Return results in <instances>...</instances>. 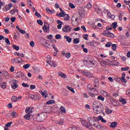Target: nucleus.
<instances>
[{
    "label": "nucleus",
    "instance_id": "20e7f679",
    "mask_svg": "<svg viewBox=\"0 0 130 130\" xmlns=\"http://www.w3.org/2000/svg\"><path fill=\"white\" fill-rule=\"evenodd\" d=\"M62 31L64 33H69L72 31V27L69 25H65L62 27Z\"/></svg>",
    "mask_w": 130,
    "mask_h": 130
},
{
    "label": "nucleus",
    "instance_id": "774afa93",
    "mask_svg": "<svg viewBox=\"0 0 130 130\" xmlns=\"http://www.w3.org/2000/svg\"><path fill=\"white\" fill-rule=\"evenodd\" d=\"M67 130H77V129L76 128V127H70Z\"/></svg>",
    "mask_w": 130,
    "mask_h": 130
},
{
    "label": "nucleus",
    "instance_id": "b1692460",
    "mask_svg": "<svg viewBox=\"0 0 130 130\" xmlns=\"http://www.w3.org/2000/svg\"><path fill=\"white\" fill-rule=\"evenodd\" d=\"M41 94L42 96L44 97V98H46L47 96H48V94L47 93V92H46V91L42 92H41Z\"/></svg>",
    "mask_w": 130,
    "mask_h": 130
},
{
    "label": "nucleus",
    "instance_id": "39448f33",
    "mask_svg": "<svg viewBox=\"0 0 130 130\" xmlns=\"http://www.w3.org/2000/svg\"><path fill=\"white\" fill-rule=\"evenodd\" d=\"M29 98L32 99V100H36V101H38V100L40 99V96L37 94H30Z\"/></svg>",
    "mask_w": 130,
    "mask_h": 130
},
{
    "label": "nucleus",
    "instance_id": "2f4dec72",
    "mask_svg": "<svg viewBox=\"0 0 130 130\" xmlns=\"http://www.w3.org/2000/svg\"><path fill=\"white\" fill-rule=\"evenodd\" d=\"M16 12H18V10L13 9L11 11H10V14L11 15H15V14H16Z\"/></svg>",
    "mask_w": 130,
    "mask_h": 130
},
{
    "label": "nucleus",
    "instance_id": "0e129e2a",
    "mask_svg": "<svg viewBox=\"0 0 130 130\" xmlns=\"http://www.w3.org/2000/svg\"><path fill=\"white\" fill-rule=\"evenodd\" d=\"M1 87L3 88V89H6V87H7V85H6L5 83H3L1 84Z\"/></svg>",
    "mask_w": 130,
    "mask_h": 130
},
{
    "label": "nucleus",
    "instance_id": "f257e3e1",
    "mask_svg": "<svg viewBox=\"0 0 130 130\" xmlns=\"http://www.w3.org/2000/svg\"><path fill=\"white\" fill-rule=\"evenodd\" d=\"M94 111L96 112L97 114H99L102 112L103 107L100 104L99 102H94L92 106Z\"/></svg>",
    "mask_w": 130,
    "mask_h": 130
},
{
    "label": "nucleus",
    "instance_id": "c9c22d12",
    "mask_svg": "<svg viewBox=\"0 0 130 130\" xmlns=\"http://www.w3.org/2000/svg\"><path fill=\"white\" fill-rule=\"evenodd\" d=\"M99 118L100 120H101L102 121V122H103L104 123H105L106 122V120L103 118V117H102L101 116H99Z\"/></svg>",
    "mask_w": 130,
    "mask_h": 130
},
{
    "label": "nucleus",
    "instance_id": "bb28decb",
    "mask_svg": "<svg viewBox=\"0 0 130 130\" xmlns=\"http://www.w3.org/2000/svg\"><path fill=\"white\" fill-rule=\"evenodd\" d=\"M30 66H31V64L30 63H27L23 65V69H25V70H27V69H29Z\"/></svg>",
    "mask_w": 130,
    "mask_h": 130
},
{
    "label": "nucleus",
    "instance_id": "4be33fe9",
    "mask_svg": "<svg viewBox=\"0 0 130 130\" xmlns=\"http://www.w3.org/2000/svg\"><path fill=\"white\" fill-rule=\"evenodd\" d=\"M47 62L50 64L51 67H55V62H54L53 61H47Z\"/></svg>",
    "mask_w": 130,
    "mask_h": 130
},
{
    "label": "nucleus",
    "instance_id": "ea45409f",
    "mask_svg": "<svg viewBox=\"0 0 130 130\" xmlns=\"http://www.w3.org/2000/svg\"><path fill=\"white\" fill-rule=\"evenodd\" d=\"M17 77L18 78H23V77H24V73L22 72H18Z\"/></svg>",
    "mask_w": 130,
    "mask_h": 130
},
{
    "label": "nucleus",
    "instance_id": "1a4fd4ad",
    "mask_svg": "<svg viewBox=\"0 0 130 130\" xmlns=\"http://www.w3.org/2000/svg\"><path fill=\"white\" fill-rule=\"evenodd\" d=\"M71 23L73 25H77L78 22V18L73 16L71 18Z\"/></svg>",
    "mask_w": 130,
    "mask_h": 130
},
{
    "label": "nucleus",
    "instance_id": "c756f323",
    "mask_svg": "<svg viewBox=\"0 0 130 130\" xmlns=\"http://www.w3.org/2000/svg\"><path fill=\"white\" fill-rule=\"evenodd\" d=\"M63 17L66 21H69L70 20V15L69 14H65Z\"/></svg>",
    "mask_w": 130,
    "mask_h": 130
},
{
    "label": "nucleus",
    "instance_id": "7c9ffc66",
    "mask_svg": "<svg viewBox=\"0 0 130 130\" xmlns=\"http://www.w3.org/2000/svg\"><path fill=\"white\" fill-rule=\"evenodd\" d=\"M55 103V101L54 100H49L48 102H47L46 104L48 105H49V104H54Z\"/></svg>",
    "mask_w": 130,
    "mask_h": 130
},
{
    "label": "nucleus",
    "instance_id": "79ce46f5",
    "mask_svg": "<svg viewBox=\"0 0 130 130\" xmlns=\"http://www.w3.org/2000/svg\"><path fill=\"white\" fill-rule=\"evenodd\" d=\"M112 63L113 64V66H118V64H119V62L116 60L112 61Z\"/></svg>",
    "mask_w": 130,
    "mask_h": 130
},
{
    "label": "nucleus",
    "instance_id": "e433bc0d",
    "mask_svg": "<svg viewBox=\"0 0 130 130\" xmlns=\"http://www.w3.org/2000/svg\"><path fill=\"white\" fill-rule=\"evenodd\" d=\"M73 42L75 44H78V43L80 42V39L79 38L74 39L73 40Z\"/></svg>",
    "mask_w": 130,
    "mask_h": 130
},
{
    "label": "nucleus",
    "instance_id": "052dcab7",
    "mask_svg": "<svg viewBox=\"0 0 130 130\" xmlns=\"http://www.w3.org/2000/svg\"><path fill=\"white\" fill-rule=\"evenodd\" d=\"M55 37L56 39H60V38H61V36H60L59 34H57Z\"/></svg>",
    "mask_w": 130,
    "mask_h": 130
},
{
    "label": "nucleus",
    "instance_id": "2eb2a0df",
    "mask_svg": "<svg viewBox=\"0 0 130 130\" xmlns=\"http://www.w3.org/2000/svg\"><path fill=\"white\" fill-rule=\"evenodd\" d=\"M87 89L88 90V92L89 91H93L94 92H97V90L95 89L94 88L92 87L91 84H88L87 85Z\"/></svg>",
    "mask_w": 130,
    "mask_h": 130
},
{
    "label": "nucleus",
    "instance_id": "09e8293b",
    "mask_svg": "<svg viewBox=\"0 0 130 130\" xmlns=\"http://www.w3.org/2000/svg\"><path fill=\"white\" fill-rule=\"evenodd\" d=\"M111 112H112V111L110 109H107L106 110V113H107V114H110V113H111Z\"/></svg>",
    "mask_w": 130,
    "mask_h": 130
},
{
    "label": "nucleus",
    "instance_id": "72a5a7b5",
    "mask_svg": "<svg viewBox=\"0 0 130 130\" xmlns=\"http://www.w3.org/2000/svg\"><path fill=\"white\" fill-rule=\"evenodd\" d=\"M67 88L68 89L69 91H71L72 93H73V94H74V93L75 92V90H74V88H73L72 87H71L70 86H67Z\"/></svg>",
    "mask_w": 130,
    "mask_h": 130
},
{
    "label": "nucleus",
    "instance_id": "7ed1b4c3",
    "mask_svg": "<svg viewBox=\"0 0 130 130\" xmlns=\"http://www.w3.org/2000/svg\"><path fill=\"white\" fill-rule=\"evenodd\" d=\"M80 73H81L83 76H85V77H88L89 78H91L93 76V74L88 71L80 70Z\"/></svg>",
    "mask_w": 130,
    "mask_h": 130
},
{
    "label": "nucleus",
    "instance_id": "3c124183",
    "mask_svg": "<svg viewBox=\"0 0 130 130\" xmlns=\"http://www.w3.org/2000/svg\"><path fill=\"white\" fill-rule=\"evenodd\" d=\"M129 70V67L122 68L121 69V71H126V72H127Z\"/></svg>",
    "mask_w": 130,
    "mask_h": 130
},
{
    "label": "nucleus",
    "instance_id": "69168bd1",
    "mask_svg": "<svg viewBox=\"0 0 130 130\" xmlns=\"http://www.w3.org/2000/svg\"><path fill=\"white\" fill-rule=\"evenodd\" d=\"M63 119H60V120L59 121V124H60V125L63 124Z\"/></svg>",
    "mask_w": 130,
    "mask_h": 130
},
{
    "label": "nucleus",
    "instance_id": "393cba45",
    "mask_svg": "<svg viewBox=\"0 0 130 130\" xmlns=\"http://www.w3.org/2000/svg\"><path fill=\"white\" fill-rule=\"evenodd\" d=\"M60 110L62 113H66L67 112V110H66V108L63 106L60 107Z\"/></svg>",
    "mask_w": 130,
    "mask_h": 130
},
{
    "label": "nucleus",
    "instance_id": "864d4df0",
    "mask_svg": "<svg viewBox=\"0 0 130 130\" xmlns=\"http://www.w3.org/2000/svg\"><path fill=\"white\" fill-rule=\"evenodd\" d=\"M37 22L38 24L41 25V26H42V25H43V22H42V21H41V20H38Z\"/></svg>",
    "mask_w": 130,
    "mask_h": 130
},
{
    "label": "nucleus",
    "instance_id": "37998d69",
    "mask_svg": "<svg viewBox=\"0 0 130 130\" xmlns=\"http://www.w3.org/2000/svg\"><path fill=\"white\" fill-rule=\"evenodd\" d=\"M22 87H25V88H29L30 85H29L28 83H23L22 84Z\"/></svg>",
    "mask_w": 130,
    "mask_h": 130
},
{
    "label": "nucleus",
    "instance_id": "a211bd4d",
    "mask_svg": "<svg viewBox=\"0 0 130 130\" xmlns=\"http://www.w3.org/2000/svg\"><path fill=\"white\" fill-rule=\"evenodd\" d=\"M2 75L4 76V77H5V78H6L7 79H9V78L10 77L9 73H8V72L7 71H3L2 72Z\"/></svg>",
    "mask_w": 130,
    "mask_h": 130
},
{
    "label": "nucleus",
    "instance_id": "de8ad7c7",
    "mask_svg": "<svg viewBox=\"0 0 130 130\" xmlns=\"http://www.w3.org/2000/svg\"><path fill=\"white\" fill-rule=\"evenodd\" d=\"M65 57H66V58H68V59H69V58H70L71 57V53H68L65 54Z\"/></svg>",
    "mask_w": 130,
    "mask_h": 130
},
{
    "label": "nucleus",
    "instance_id": "4d7b16f0",
    "mask_svg": "<svg viewBox=\"0 0 130 130\" xmlns=\"http://www.w3.org/2000/svg\"><path fill=\"white\" fill-rule=\"evenodd\" d=\"M29 45L30 46H31V47H34V46H35V43L34 41L30 42Z\"/></svg>",
    "mask_w": 130,
    "mask_h": 130
},
{
    "label": "nucleus",
    "instance_id": "c03bdc74",
    "mask_svg": "<svg viewBox=\"0 0 130 130\" xmlns=\"http://www.w3.org/2000/svg\"><path fill=\"white\" fill-rule=\"evenodd\" d=\"M94 127H96V128H101V125L100 124H97L96 123H94L93 124Z\"/></svg>",
    "mask_w": 130,
    "mask_h": 130
},
{
    "label": "nucleus",
    "instance_id": "4468645a",
    "mask_svg": "<svg viewBox=\"0 0 130 130\" xmlns=\"http://www.w3.org/2000/svg\"><path fill=\"white\" fill-rule=\"evenodd\" d=\"M101 93L105 97H109L110 98H111V99L112 98V96L110 95V94H108V93H107L106 91H104L102 90V91H101Z\"/></svg>",
    "mask_w": 130,
    "mask_h": 130
},
{
    "label": "nucleus",
    "instance_id": "0eeeda50",
    "mask_svg": "<svg viewBox=\"0 0 130 130\" xmlns=\"http://www.w3.org/2000/svg\"><path fill=\"white\" fill-rule=\"evenodd\" d=\"M13 84L11 85V87L13 89H17L18 88V80H13L12 81Z\"/></svg>",
    "mask_w": 130,
    "mask_h": 130
},
{
    "label": "nucleus",
    "instance_id": "6e6552de",
    "mask_svg": "<svg viewBox=\"0 0 130 130\" xmlns=\"http://www.w3.org/2000/svg\"><path fill=\"white\" fill-rule=\"evenodd\" d=\"M43 30L46 32V33H48V32H49V25L48 23H46L44 24Z\"/></svg>",
    "mask_w": 130,
    "mask_h": 130
},
{
    "label": "nucleus",
    "instance_id": "a18cd8bd",
    "mask_svg": "<svg viewBox=\"0 0 130 130\" xmlns=\"http://www.w3.org/2000/svg\"><path fill=\"white\" fill-rule=\"evenodd\" d=\"M112 45V43L111 42H108L105 45L106 47H110Z\"/></svg>",
    "mask_w": 130,
    "mask_h": 130
},
{
    "label": "nucleus",
    "instance_id": "f03ea898",
    "mask_svg": "<svg viewBox=\"0 0 130 130\" xmlns=\"http://www.w3.org/2000/svg\"><path fill=\"white\" fill-rule=\"evenodd\" d=\"M36 117L37 118V121H44V120H46V118H47V113L46 112L40 113L38 114V115L36 116Z\"/></svg>",
    "mask_w": 130,
    "mask_h": 130
},
{
    "label": "nucleus",
    "instance_id": "e2e57ef3",
    "mask_svg": "<svg viewBox=\"0 0 130 130\" xmlns=\"http://www.w3.org/2000/svg\"><path fill=\"white\" fill-rule=\"evenodd\" d=\"M88 36H89L88 34H85L83 35V37L85 40H88Z\"/></svg>",
    "mask_w": 130,
    "mask_h": 130
},
{
    "label": "nucleus",
    "instance_id": "338daca9",
    "mask_svg": "<svg viewBox=\"0 0 130 130\" xmlns=\"http://www.w3.org/2000/svg\"><path fill=\"white\" fill-rule=\"evenodd\" d=\"M126 94L127 95V96H130V89H128L126 91Z\"/></svg>",
    "mask_w": 130,
    "mask_h": 130
},
{
    "label": "nucleus",
    "instance_id": "a19ab883",
    "mask_svg": "<svg viewBox=\"0 0 130 130\" xmlns=\"http://www.w3.org/2000/svg\"><path fill=\"white\" fill-rule=\"evenodd\" d=\"M12 124H13V122L12 121L8 122L7 124H6L5 126L6 127H10L11 125H12Z\"/></svg>",
    "mask_w": 130,
    "mask_h": 130
},
{
    "label": "nucleus",
    "instance_id": "c85d7f7f",
    "mask_svg": "<svg viewBox=\"0 0 130 130\" xmlns=\"http://www.w3.org/2000/svg\"><path fill=\"white\" fill-rule=\"evenodd\" d=\"M46 12L48 13V14H53L54 12L50 9H49L48 8H47L46 9Z\"/></svg>",
    "mask_w": 130,
    "mask_h": 130
},
{
    "label": "nucleus",
    "instance_id": "58836bf2",
    "mask_svg": "<svg viewBox=\"0 0 130 130\" xmlns=\"http://www.w3.org/2000/svg\"><path fill=\"white\" fill-rule=\"evenodd\" d=\"M117 47V45L115 44L112 45V49L114 50V51H115L116 50V48Z\"/></svg>",
    "mask_w": 130,
    "mask_h": 130
},
{
    "label": "nucleus",
    "instance_id": "680f3d73",
    "mask_svg": "<svg viewBox=\"0 0 130 130\" xmlns=\"http://www.w3.org/2000/svg\"><path fill=\"white\" fill-rule=\"evenodd\" d=\"M16 54L18 56H20L21 57H24L23 53H17Z\"/></svg>",
    "mask_w": 130,
    "mask_h": 130
},
{
    "label": "nucleus",
    "instance_id": "412c9836",
    "mask_svg": "<svg viewBox=\"0 0 130 130\" xmlns=\"http://www.w3.org/2000/svg\"><path fill=\"white\" fill-rule=\"evenodd\" d=\"M58 75L60 76V77H61V78H63V79H66L67 78V75H66L63 73L60 72H58Z\"/></svg>",
    "mask_w": 130,
    "mask_h": 130
},
{
    "label": "nucleus",
    "instance_id": "f704fd0d",
    "mask_svg": "<svg viewBox=\"0 0 130 130\" xmlns=\"http://www.w3.org/2000/svg\"><path fill=\"white\" fill-rule=\"evenodd\" d=\"M66 15V12H61L60 13H57V16H58V17H63Z\"/></svg>",
    "mask_w": 130,
    "mask_h": 130
},
{
    "label": "nucleus",
    "instance_id": "9d476101",
    "mask_svg": "<svg viewBox=\"0 0 130 130\" xmlns=\"http://www.w3.org/2000/svg\"><path fill=\"white\" fill-rule=\"evenodd\" d=\"M21 99H22L21 96H19L18 97L16 96H13L11 98V100L13 102H17V101H19V100H21Z\"/></svg>",
    "mask_w": 130,
    "mask_h": 130
},
{
    "label": "nucleus",
    "instance_id": "6ab92c4d",
    "mask_svg": "<svg viewBox=\"0 0 130 130\" xmlns=\"http://www.w3.org/2000/svg\"><path fill=\"white\" fill-rule=\"evenodd\" d=\"M117 125V122H113L111 123L110 127H112V128H115L116 127V126Z\"/></svg>",
    "mask_w": 130,
    "mask_h": 130
},
{
    "label": "nucleus",
    "instance_id": "9b49d317",
    "mask_svg": "<svg viewBox=\"0 0 130 130\" xmlns=\"http://www.w3.org/2000/svg\"><path fill=\"white\" fill-rule=\"evenodd\" d=\"M105 36L110 37V38H114V35H113V34L110 32V31H108L105 32Z\"/></svg>",
    "mask_w": 130,
    "mask_h": 130
},
{
    "label": "nucleus",
    "instance_id": "6e6d98bb",
    "mask_svg": "<svg viewBox=\"0 0 130 130\" xmlns=\"http://www.w3.org/2000/svg\"><path fill=\"white\" fill-rule=\"evenodd\" d=\"M5 42L9 45H11V42H10V40H9L8 38H6L5 39Z\"/></svg>",
    "mask_w": 130,
    "mask_h": 130
},
{
    "label": "nucleus",
    "instance_id": "4c0bfd02",
    "mask_svg": "<svg viewBox=\"0 0 130 130\" xmlns=\"http://www.w3.org/2000/svg\"><path fill=\"white\" fill-rule=\"evenodd\" d=\"M98 100H101V101H103L105 100L104 97L103 96L100 95H99L97 98Z\"/></svg>",
    "mask_w": 130,
    "mask_h": 130
},
{
    "label": "nucleus",
    "instance_id": "a878e982",
    "mask_svg": "<svg viewBox=\"0 0 130 130\" xmlns=\"http://www.w3.org/2000/svg\"><path fill=\"white\" fill-rule=\"evenodd\" d=\"M119 102L123 105L126 104V101L124 99L121 98L119 99Z\"/></svg>",
    "mask_w": 130,
    "mask_h": 130
},
{
    "label": "nucleus",
    "instance_id": "cd10ccee",
    "mask_svg": "<svg viewBox=\"0 0 130 130\" xmlns=\"http://www.w3.org/2000/svg\"><path fill=\"white\" fill-rule=\"evenodd\" d=\"M31 117V115L29 114H27L24 116V118L26 120H29Z\"/></svg>",
    "mask_w": 130,
    "mask_h": 130
},
{
    "label": "nucleus",
    "instance_id": "f3484780",
    "mask_svg": "<svg viewBox=\"0 0 130 130\" xmlns=\"http://www.w3.org/2000/svg\"><path fill=\"white\" fill-rule=\"evenodd\" d=\"M81 123L82 125H84L85 127H89V126L90 125V124H88V123L84 120L81 121Z\"/></svg>",
    "mask_w": 130,
    "mask_h": 130
},
{
    "label": "nucleus",
    "instance_id": "5fc2aeb1",
    "mask_svg": "<svg viewBox=\"0 0 130 130\" xmlns=\"http://www.w3.org/2000/svg\"><path fill=\"white\" fill-rule=\"evenodd\" d=\"M13 47L14 49H16V50H19L20 49V48L18 46H16V45H14L13 46Z\"/></svg>",
    "mask_w": 130,
    "mask_h": 130
},
{
    "label": "nucleus",
    "instance_id": "473e14b6",
    "mask_svg": "<svg viewBox=\"0 0 130 130\" xmlns=\"http://www.w3.org/2000/svg\"><path fill=\"white\" fill-rule=\"evenodd\" d=\"M87 9H89V10H91L92 9V4L90 2H88L87 5H86Z\"/></svg>",
    "mask_w": 130,
    "mask_h": 130
},
{
    "label": "nucleus",
    "instance_id": "8fccbe9b",
    "mask_svg": "<svg viewBox=\"0 0 130 130\" xmlns=\"http://www.w3.org/2000/svg\"><path fill=\"white\" fill-rule=\"evenodd\" d=\"M12 62L13 63H19L18 60V58H14V60H12Z\"/></svg>",
    "mask_w": 130,
    "mask_h": 130
},
{
    "label": "nucleus",
    "instance_id": "dca6fc26",
    "mask_svg": "<svg viewBox=\"0 0 130 130\" xmlns=\"http://www.w3.org/2000/svg\"><path fill=\"white\" fill-rule=\"evenodd\" d=\"M97 91L96 92L92 90L88 91V94L90 97H95V94H97Z\"/></svg>",
    "mask_w": 130,
    "mask_h": 130
},
{
    "label": "nucleus",
    "instance_id": "aec40b11",
    "mask_svg": "<svg viewBox=\"0 0 130 130\" xmlns=\"http://www.w3.org/2000/svg\"><path fill=\"white\" fill-rule=\"evenodd\" d=\"M57 24H58L57 26V27L58 29H61V27H62V22L60 21V20H57Z\"/></svg>",
    "mask_w": 130,
    "mask_h": 130
},
{
    "label": "nucleus",
    "instance_id": "49530a36",
    "mask_svg": "<svg viewBox=\"0 0 130 130\" xmlns=\"http://www.w3.org/2000/svg\"><path fill=\"white\" fill-rule=\"evenodd\" d=\"M30 90H34V89H36V85L31 84L30 85Z\"/></svg>",
    "mask_w": 130,
    "mask_h": 130
},
{
    "label": "nucleus",
    "instance_id": "5701e85b",
    "mask_svg": "<svg viewBox=\"0 0 130 130\" xmlns=\"http://www.w3.org/2000/svg\"><path fill=\"white\" fill-rule=\"evenodd\" d=\"M64 38L67 40V41L69 42V43H71L72 42V39L67 36H64Z\"/></svg>",
    "mask_w": 130,
    "mask_h": 130
},
{
    "label": "nucleus",
    "instance_id": "603ef678",
    "mask_svg": "<svg viewBox=\"0 0 130 130\" xmlns=\"http://www.w3.org/2000/svg\"><path fill=\"white\" fill-rule=\"evenodd\" d=\"M69 7H70L71 9H75V8H76V6H75V5H74L72 3H69Z\"/></svg>",
    "mask_w": 130,
    "mask_h": 130
},
{
    "label": "nucleus",
    "instance_id": "423d86ee",
    "mask_svg": "<svg viewBox=\"0 0 130 130\" xmlns=\"http://www.w3.org/2000/svg\"><path fill=\"white\" fill-rule=\"evenodd\" d=\"M119 79L121 80V82L122 83H124L125 84H126V83H127V81L126 80V79H125V73H122V77Z\"/></svg>",
    "mask_w": 130,
    "mask_h": 130
},
{
    "label": "nucleus",
    "instance_id": "f8f14e48",
    "mask_svg": "<svg viewBox=\"0 0 130 130\" xmlns=\"http://www.w3.org/2000/svg\"><path fill=\"white\" fill-rule=\"evenodd\" d=\"M33 110V107H26L25 109V112L27 113V114H31L32 113Z\"/></svg>",
    "mask_w": 130,
    "mask_h": 130
},
{
    "label": "nucleus",
    "instance_id": "ddd939ff",
    "mask_svg": "<svg viewBox=\"0 0 130 130\" xmlns=\"http://www.w3.org/2000/svg\"><path fill=\"white\" fill-rule=\"evenodd\" d=\"M93 9L97 12L98 14H100V13L101 12V9L99 8V6H98L97 5H94L93 6Z\"/></svg>",
    "mask_w": 130,
    "mask_h": 130
},
{
    "label": "nucleus",
    "instance_id": "13d9d810",
    "mask_svg": "<svg viewBox=\"0 0 130 130\" xmlns=\"http://www.w3.org/2000/svg\"><path fill=\"white\" fill-rule=\"evenodd\" d=\"M112 26H113V28H114L115 29V28H116V27H117V22H115L113 23Z\"/></svg>",
    "mask_w": 130,
    "mask_h": 130
},
{
    "label": "nucleus",
    "instance_id": "bf43d9fd",
    "mask_svg": "<svg viewBox=\"0 0 130 130\" xmlns=\"http://www.w3.org/2000/svg\"><path fill=\"white\" fill-rule=\"evenodd\" d=\"M11 115L12 117H14V118H15V117H16V115H17V113L16 112H13L11 113Z\"/></svg>",
    "mask_w": 130,
    "mask_h": 130
}]
</instances>
